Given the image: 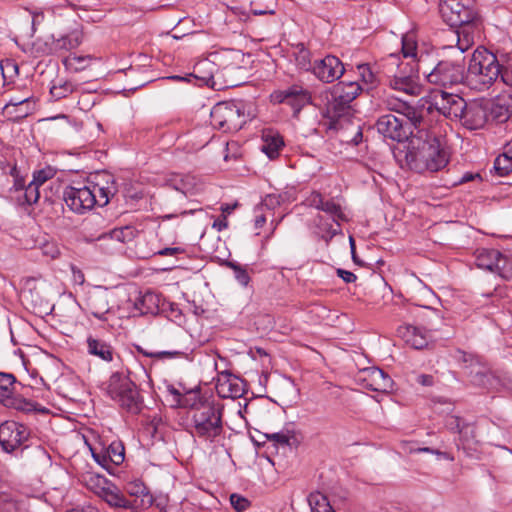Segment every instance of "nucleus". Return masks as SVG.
Masks as SVG:
<instances>
[{
  "label": "nucleus",
  "instance_id": "1",
  "mask_svg": "<svg viewBox=\"0 0 512 512\" xmlns=\"http://www.w3.org/2000/svg\"><path fill=\"white\" fill-rule=\"evenodd\" d=\"M405 163L416 173L438 172L449 163V155L440 138L425 133L411 138L405 153Z\"/></svg>",
  "mask_w": 512,
  "mask_h": 512
},
{
  "label": "nucleus",
  "instance_id": "2",
  "mask_svg": "<svg viewBox=\"0 0 512 512\" xmlns=\"http://www.w3.org/2000/svg\"><path fill=\"white\" fill-rule=\"evenodd\" d=\"M30 429L16 421L0 424V446L7 453H16L28 463H44L49 459L45 448L33 443Z\"/></svg>",
  "mask_w": 512,
  "mask_h": 512
},
{
  "label": "nucleus",
  "instance_id": "3",
  "mask_svg": "<svg viewBox=\"0 0 512 512\" xmlns=\"http://www.w3.org/2000/svg\"><path fill=\"white\" fill-rule=\"evenodd\" d=\"M418 71L429 84L441 87L455 86L466 80L463 56L455 60H440L434 51L421 52Z\"/></svg>",
  "mask_w": 512,
  "mask_h": 512
},
{
  "label": "nucleus",
  "instance_id": "4",
  "mask_svg": "<svg viewBox=\"0 0 512 512\" xmlns=\"http://www.w3.org/2000/svg\"><path fill=\"white\" fill-rule=\"evenodd\" d=\"M501 66L494 53L484 47H478L469 60L466 81L473 89L484 91L499 79Z\"/></svg>",
  "mask_w": 512,
  "mask_h": 512
},
{
  "label": "nucleus",
  "instance_id": "5",
  "mask_svg": "<svg viewBox=\"0 0 512 512\" xmlns=\"http://www.w3.org/2000/svg\"><path fill=\"white\" fill-rule=\"evenodd\" d=\"M107 393L121 409L137 415L144 408V399L137 385L126 375L115 372L108 381Z\"/></svg>",
  "mask_w": 512,
  "mask_h": 512
},
{
  "label": "nucleus",
  "instance_id": "6",
  "mask_svg": "<svg viewBox=\"0 0 512 512\" xmlns=\"http://www.w3.org/2000/svg\"><path fill=\"white\" fill-rule=\"evenodd\" d=\"M243 101H223L215 104L210 112L213 128L224 133L236 132L248 121Z\"/></svg>",
  "mask_w": 512,
  "mask_h": 512
},
{
  "label": "nucleus",
  "instance_id": "7",
  "mask_svg": "<svg viewBox=\"0 0 512 512\" xmlns=\"http://www.w3.org/2000/svg\"><path fill=\"white\" fill-rule=\"evenodd\" d=\"M314 106L318 107L321 115L327 120V128L330 130L343 129L346 124L351 122L354 116V108L343 101L328 90H323L314 99Z\"/></svg>",
  "mask_w": 512,
  "mask_h": 512
},
{
  "label": "nucleus",
  "instance_id": "8",
  "mask_svg": "<svg viewBox=\"0 0 512 512\" xmlns=\"http://www.w3.org/2000/svg\"><path fill=\"white\" fill-rule=\"evenodd\" d=\"M223 408L214 403H201L194 409L192 421L199 438L213 441L223 432Z\"/></svg>",
  "mask_w": 512,
  "mask_h": 512
},
{
  "label": "nucleus",
  "instance_id": "9",
  "mask_svg": "<svg viewBox=\"0 0 512 512\" xmlns=\"http://www.w3.org/2000/svg\"><path fill=\"white\" fill-rule=\"evenodd\" d=\"M440 13L449 26L480 19L473 0H440Z\"/></svg>",
  "mask_w": 512,
  "mask_h": 512
},
{
  "label": "nucleus",
  "instance_id": "10",
  "mask_svg": "<svg viewBox=\"0 0 512 512\" xmlns=\"http://www.w3.org/2000/svg\"><path fill=\"white\" fill-rule=\"evenodd\" d=\"M88 185L66 186L62 192V198L70 211L76 214H85L92 210L97 203L96 194Z\"/></svg>",
  "mask_w": 512,
  "mask_h": 512
},
{
  "label": "nucleus",
  "instance_id": "11",
  "mask_svg": "<svg viewBox=\"0 0 512 512\" xmlns=\"http://www.w3.org/2000/svg\"><path fill=\"white\" fill-rule=\"evenodd\" d=\"M420 75L422 74L421 71H418V61H416V66H412L409 62H402L398 65V72L389 78V86L408 95H418L421 90Z\"/></svg>",
  "mask_w": 512,
  "mask_h": 512
},
{
  "label": "nucleus",
  "instance_id": "12",
  "mask_svg": "<svg viewBox=\"0 0 512 512\" xmlns=\"http://www.w3.org/2000/svg\"><path fill=\"white\" fill-rule=\"evenodd\" d=\"M375 126L380 134L393 141L402 142L415 136L413 130L405 124L404 118L391 113L380 116Z\"/></svg>",
  "mask_w": 512,
  "mask_h": 512
},
{
  "label": "nucleus",
  "instance_id": "13",
  "mask_svg": "<svg viewBox=\"0 0 512 512\" xmlns=\"http://www.w3.org/2000/svg\"><path fill=\"white\" fill-rule=\"evenodd\" d=\"M271 98L275 103H285L290 105L296 113H298L305 105L314 104L311 93L298 84L291 85L284 90L273 92L271 94Z\"/></svg>",
  "mask_w": 512,
  "mask_h": 512
},
{
  "label": "nucleus",
  "instance_id": "14",
  "mask_svg": "<svg viewBox=\"0 0 512 512\" xmlns=\"http://www.w3.org/2000/svg\"><path fill=\"white\" fill-rule=\"evenodd\" d=\"M83 34L79 27L72 29L64 35L51 36V42L37 44V51L45 55L56 54L61 51H70L82 43Z\"/></svg>",
  "mask_w": 512,
  "mask_h": 512
},
{
  "label": "nucleus",
  "instance_id": "15",
  "mask_svg": "<svg viewBox=\"0 0 512 512\" xmlns=\"http://www.w3.org/2000/svg\"><path fill=\"white\" fill-rule=\"evenodd\" d=\"M345 72L342 61L334 55H326L313 62L312 73L323 83H333Z\"/></svg>",
  "mask_w": 512,
  "mask_h": 512
},
{
  "label": "nucleus",
  "instance_id": "16",
  "mask_svg": "<svg viewBox=\"0 0 512 512\" xmlns=\"http://www.w3.org/2000/svg\"><path fill=\"white\" fill-rule=\"evenodd\" d=\"M434 105L446 118L460 120L463 117L467 102L458 94L441 90L434 96Z\"/></svg>",
  "mask_w": 512,
  "mask_h": 512
},
{
  "label": "nucleus",
  "instance_id": "17",
  "mask_svg": "<svg viewBox=\"0 0 512 512\" xmlns=\"http://www.w3.org/2000/svg\"><path fill=\"white\" fill-rule=\"evenodd\" d=\"M460 121L464 127L470 130L483 128L489 121L485 100L467 103Z\"/></svg>",
  "mask_w": 512,
  "mask_h": 512
},
{
  "label": "nucleus",
  "instance_id": "18",
  "mask_svg": "<svg viewBox=\"0 0 512 512\" xmlns=\"http://www.w3.org/2000/svg\"><path fill=\"white\" fill-rule=\"evenodd\" d=\"M361 381L365 388L381 393L392 391L394 384L392 378L378 367L364 369Z\"/></svg>",
  "mask_w": 512,
  "mask_h": 512
},
{
  "label": "nucleus",
  "instance_id": "19",
  "mask_svg": "<svg viewBox=\"0 0 512 512\" xmlns=\"http://www.w3.org/2000/svg\"><path fill=\"white\" fill-rule=\"evenodd\" d=\"M489 120L506 122L512 115V92H504L493 100H485Z\"/></svg>",
  "mask_w": 512,
  "mask_h": 512
},
{
  "label": "nucleus",
  "instance_id": "20",
  "mask_svg": "<svg viewBox=\"0 0 512 512\" xmlns=\"http://www.w3.org/2000/svg\"><path fill=\"white\" fill-rule=\"evenodd\" d=\"M453 27L456 28L454 36L456 39V47L461 56L474 44L475 36L478 35L482 29V21L480 18L467 24L455 25Z\"/></svg>",
  "mask_w": 512,
  "mask_h": 512
},
{
  "label": "nucleus",
  "instance_id": "21",
  "mask_svg": "<svg viewBox=\"0 0 512 512\" xmlns=\"http://www.w3.org/2000/svg\"><path fill=\"white\" fill-rule=\"evenodd\" d=\"M321 211L327 213L338 227L337 229L333 228L332 224L330 223L322 224L323 230L325 231V234L322 235V239H324L326 243H329V241L334 236L341 232L340 222H346L348 221V218L343 212L341 205L337 203L333 198L327 199V201H325L324 207Z\"/></svg>",
  "mask_w": 512,
  "mask_h": 512
},
{
  "label": "nucleus",
  "instance_id": "22",
  "mask_svg": "<svg viewBox=\"0 0 512 512\" xmlns=\"http://www.w3.org/2000/svg\"><path fill=\"white\" fill-rule=\"evenodd\" d=\"M216 390L221 398H240L245 390L240 378L228 371L221 372L216 383Z\"/></svg>",
  "mask_w": 512,
  "mask_h": 512
},
{
  "label": "nucleus",
  "instance_id": "23",
  "mask_svg": "<svg viewBox=\"0 0 512 512\" xmlns=\"http://www.w3.org/2000/svg\"><path fill=\"white\" fill-rule=\"evenodd\" d=\"M86 309L95 318L106 321V314L110 311L108 293L106 291L90 293L86 299Z\"/></svg>",
  "mask_w": 512,
  "mask_h": 512
},
{
  "label": "nucleus",
  "instance_id": "24",
  "mask_svg": "<svg viewBox=\"0 0 512 512\" xmlns=\"http://www.w3.org/2000/svg\"><path fill=\"white\" fill-rule=\"evenodd\" d=\"M326 90L336 96L340 101L352 105V102L361 93L362 87L356 81H340L332 87L326 88Z\"/></svg>",
  "mask_w": 512,
  "mask_h": 512
},
{
  "label": "nucleus",
  "instance_id": "25",
  "mask_svg": "<svg viewBox=\"0 0 512 512\" xmlns=\"http://www.w3.org/2000/svg\"><path fill=\"white\" fill-rule=\"evenodd\" d=\"M398 332L405 342L414 349L420 350L428 345V336L419 327L407 325L400 327Z\"/></svg>",
  "mask_w": 512,
  "mask_h": 512
},
{
  "label": "nucleus",
  "instance_id": "26",
  "mask_svg": "<svg viewBox=\"0 0 512 512\" xmlns=\"http://www.w3.org/2000/svg\"><path fill=\"white\" fill-rule=\"evenodd\" d=\"M456 446L462 450L467 457H473L478 451V441L475 439V428L470 423L458 434Z\"/></svg>",
  "mask_w": 512,
  "mask_h": 512
},
{
  "label": "nucleus",
  "instance_id": "27",
  "mask_svg": "<svg viewBox=\"0 0 512 512\" xmlns=\"http://www.w3.org/2000/svg\"><path fill=\"white\" fill-rule=\"evenodd\" d=\"M402 107L403 111L401 112L400 118H404V122L410 127V130L417 129V134L422 136L425 135V133H428L423 128V108L418 109L405 103L402 105Z\"/></svg>",
  "mask_w": 512,
  "mask_h": 512
},
{
  "label": "nucleus",
  "instance_id": "28",
  "mask_svg": "<svg viewBox=\"0 0 512 512\" xmlns=\"http://www.w3.org/2000/svg\"><path fill=\"white\" fill-rule=\"evenodd\" d=\"M103 501H105L110 507L113 508H123V509H132L133 504L130 500H128L124 494L120 491V489L114 485L112 482L106 490L99 497Z\"/></svg>",
  "mask_w": 512,
  "mask_h": 512
},
{
  "label": "nucleus",
  "instance_id": "29",
  "mask_svg": "<svg viewBox=\"0 0 512 512\" xmlns=\"http://www.w3.org/2000/svg\"><path fill=\"white\" fill-rule=\"evenodd\" d=\"M262 151L273 160L279 156L284 147L283 137L278 132L267 131L263 134Z\"/></svg>",
  "mask_w": 512,
  "mask_h": 512
},
{
  "label": "nucleus",
  "instance_id": "30",
  "mask_svg": "<svg viewBox=\"0 0 512 512\" xmlns=\"http://www.w3.org/2000/svg\"><path fill=\"white\" fill-rule=\"evenodd\" d=\"M159 303V296L148 291L135 300L134 307L141 315H156L159 312Z\"/></svg>",
  "mask_w": 512,
  "mask_h": 512
},
{
  "label": "nucleus",
  "instance_id": "31",
  "mask_svg": "<svg viewBox=\"0 0 512 512\" xmlns=\"http://www.w3.org/2000/svg\"><path fill=\"white\" fill-rule=\"evenodd\" d=\"M88 353L100 358L103 361L111 362L113 360V348L107 342L89 336L87 338Z\"/></svg>",
  "mask_w": 512,
  "mask_h": 512
},
{
  "label": "nucleus",
  "instance_id": "32",
  "mask_svg": "<svg viewBox=\"0 0 512 512\" xmlns=\"http://www.w3.org/2000/svg\"><path fill=\"white\" fill-rule=\"evenodd\" d=\"M89 186L93 188V194H96V205L100 207L106 206L117 192L115 180L112 176H109L106 186H101L99 183H89Z\"/></svg>",
  "mask_w": 512,
  "mask_h": 512
},
{
  "label": "nucleus",
  "instance_id": "33",
  "mask_svg": "<svg viewBox=\"0 0 512 512\" xmlns=\"http://www.w3.org/2000/svg\"><path fill=\"white\" fill-rule=\"evenodd\" d=\"M213 67V63L206 60L201 61L196 64V66L194 67V72L190 74V76L200 81V85H205L212 89H216V82L214 80V75L212 73ZM219 89L220 88H217V90Z\"/></svg>",
  "mask_w": 512,
  "mask_h": 512
},
{
  "label": "nucleus",
  "instance_id": "34",
  "mask_svg": "<svg viewBox=\"0 0 512 512\" xmlns=\"http://www.w3.org/2000/svg\"><path fill=\"white\" fill-rule=\"evenodd\" d=\"M500 256L501 252L496 249H478L475 255V264L481 269L494 273L496 262Z\"/></svg>",
  "mask_w": 512,
  "mask_h": 512
},
{
  "label": "nucleus",
  "instance_id": "35",
  "mask_svg": "<svg viewBox=\"0 0 512 512\" xmlns=\"http://www.w3.org/2000/svg\"><path fill=\"white\" fill-rule=\"evenodd\" d=\"M82 482L89 490H91L98 497H100L102 493L106 490L108 485L111 484V481H109L107 478L93 472H87L83 474Z\"/></svg>",
  "mask_w": 512,
  "mask_h": 512
},
{
  "label": "nucleus",
  "instance_id": "36",
  "mask_svg": "<svg viewBox=\"0 0 512 512\" xmlns=\"http://www.w3.org/2000/svg\"><path fill=\"white\" fill-rule=\"evenodd\" d=\"M137 230L132 226L115 228L108 233H103L98 240L111 239L120 243H127L136 237Z\"/></svg>",
  "mask_w": 512,
  "mask_h": 512
},
{
  "label": "nucleus",
  "instance_id": "37",
  "mask_svg": "<svg viewBox=\"0 0 512 512\" xmlns=\"http://www.w3.org/2000/svg\"><path fill=\"white\" fill-rule=\"evenodd\" d=\"M166 185L184 195L192 194L195 187V178L190 175L174 176L167 180Z\"/></svg>",
  "mask_w": 512,
  "mask_h": 512
},
{
  "label": "nucleus",
  "instance_id": "38",
  "mask_svg": "<svg viewBox=\"0 0 512 512\" xmlns=\"http://www.w3.org/2000/svg\"><path fill=\"white\" fill-rule=\"evenodd\" d=\"M16 377L11 373L0 372V403L6 404L15 392Z\"/></svg>",
  "mask_w": 512,
  "mask_h": 512
},
{
  "label": "nucleus",
  "instance_id": "39",
  "mask_svg": "<svg viewBox=\"0 0 512 512\" xmlns=\"http://www.w3.org/2000/svg\"><path fill=\"white\" fill-rule=\"evenodd\" d=\"M91 56H78L76 54H70L63 59V65L71 72H80L85 70L91 64Z\"/></svg>",
  "mask_w": 512,
  "mask_h": 512
},
{
  "label": "nucleus",
  "instance_id": "40",
  "mask_svg": "<svg viewBox=\"0 0 512 512\" xmlns=\"http://www.w3.org/2000/svg\"><path fill=\"white\" fill-rule=\"evenodd\" d=\"M308 503L311 512H335L330 505L327 496L320 492L310 493L308 496Z\"/></svg>",
  "mask_w": 512,
  "mask_h": 512
},
{
  "label": "nucleus",
  "instance_id": "41",
  "mask_svg": "<svg viewBox=\"0 0 512 512\" xmlns=\"http://www.w3.org/2000/svg\"><path fill=\"white\" fill-rule=\"evenodd\" d=\"M402 53L405 58L411 57V64L412 66H416V61H418V57L420 56V53L423 52L417 51V43L413 37V35H404L402 37ZM425 50L424 52H426Z\"/></svg>",
  "mask_w": 512,
  "mask_h": 512
},
{
  "label": "nucleus",
  "instance_id": "42",
  "mask_svg": "<svg viewBox=\"0 0 512 512\" xmlns=\"http://www.w3.org/2000/svg\"><path fill=\"white\" fill-rule=\"evenodd\" d=\"M107 457L114 467L121 465L125 459V447L121 441H113L107 447H104Z\"/></svg>",
  "mask_w": 512,
  "mask_h": 512
},
{
  "label": "nucleus",
  "instance_id": "43",
  "mask_svg": "<svg viewBox=\"0 0 512 512\" xmlns=\"http://www.w3.org/2000/svg\"><path fill=\"white\" fill-rule=\"evenodd\" d=\"M4 406H6L8 408L16 409L18 411H22L25 413L39 411L36 408V404L34 402L27 400L19 395H15V394H13V396L9 400H6V404ZM41 411L44 412V409H42Z\"/></svg>",
  "mask_w": 512,
  "mask_h": 512
},
{
  "label": "nucleus",
  "instance_id": "44",
  "mask_svg": "<svg viewBox=\"0 0 512 512\" xmlns=\"http://www.w3.org/2000/svg\"><path fill=\"white\" fill-rule=\"evenodd\" d=\"M494 273H497L504 279L512 278V258L501 253L498 257Z\"/></svg>",
  "mask_w": 512,
  "mask_h": 512
},
{
  "label": "nucleus",
  "instance_id": "45",
  "mask_svg": "<svg viewBox=\"0 0 512 512\" xmlns=\"http://www.w3.org/2000/svg\"><path fill=\"white\" fill-rule=\"evenodd\" d=\"M494 168L498 175L505 176L512 172V158L504 151L494 161Z\"/></svg>",
  "mask_w": 512,
  "mask_h": 512
},
{
  "label": "nucleus",
  "instance_id": "46",
  "mask_svg": "<svg viewBox=\"0 0 512 512\" xmlns=\"http://www.w3.org/2000/svg\"><path fill=\"white\" fill-rule=\"evenodd\" d=\"M226 266L231 268L234 272V276L236 280L242 286H247L250 282V276L248 274L247 268L233 261H227Z\"/></svg>",
  "mask_w": 512,
  "mask_h": 512
},
{
  "label": "nucleus",
  "instance_id": "47",
  "mask_svg": "<svg viewBox=\"0 0 512 512\" xmlns=\"http://www.w3.org/2000/svg\"><path fill=\"white\" fill-rule=\"evenodd\" d=\"M75 88L76 86L72 82L65 81L62 84L53 85L50 89V94L54 99L59 100L73 93Z\"/></svg>",
  "mask_w": 512,
  "mask_h": 512
},
{
  "label": "nucleus",
  "instance_id": "48",
  "mask_svg": "<svg viewBox=\"0 0 512 512\" xmlns=\"http://www.w3.org/2000/svg\"><path fill=\"white\" fill-rule=\"evenodd\" d=\"M91 452H92V456H93L94 460L101 467H103L105 470H107V472L109 474L113 475L115 467L112 464V462L109 460V458L107 457V454L105 453V449L104 448H101L100 450L92 449Z\"/></svg>",
  "mask_w": 512,
  "mask_h": 512
},
{
  "label": "nucleus",
  "instance_id": "49",
  "mask_svg": "<svg viewBox=\"0 0 512 512\" xmlns=\"http://www.w3.org/2000/svg\"><path fill=\"white\" fill-rule=\"evenodd\" d=\"M488 383L485 388L491 391H500L502 388L509 387V379L507 377H500L495 373L491 372L490 376H488Z\"/></svg>",
  "mask_w": 512,
  "mask_h": 512
},
{
  "label": "nucleus",
  "instance_id": "50",
  "mask_svg": "<svg viewBox=\"0 0 512 512\" xmlns=\"http://www.w3.org/2000/svg\"><path fill=\"white\" fill-rule=\"evenodd\" d=\"M469 423L465 422L461 417L450 415L445 418V427L453 433L459 434Z\"/></svg>",
  "mask_w": 512,
  "mask_h": 512
},
{
  "label": "nucleus",
  "instance_id": "51",
  "mask_svg": "<svg viewBox=\"0 0 512 512\" xmlns=\"http://www.w3.org/2000/svg\"><path fill=\"white\" fill-rule=\"evenodd\" d=\"M56 174V171L54 168L48 166L46 168L37 170L33 173V179L32 182H35V184L41 186L46 181L52 179Z\"/></svg>",
  "mask_w": 512,
  "mask_h": 512
},
{
  "label": "nucleus",
  "instance_id": "52",
  "mask_svg": "<svg viewBox=\"0 0 512 512\" xmlns=\"http://www.w3.org/2000/svg\"><path fill=\"white\" fill-rule=\"evenodd\" d=\"M298 47H300L298 56L296 58L298 64L302 69L312 72L313 63L310 59V51L305 48L303 43H300Z\"/></svg>",
  "mask_w": 512,
  "mask_h": 512
},
{
  "label": "nucleus",
  "instance_id": "53",
  "mask_svg": "<svg viewBox=\"0 0 512 512\" xmlns=\"http://www.w3.org/2000/svg\"><path fill=\"white\" fill-rule=\"evenodd\" d=\"M490 373L491 371H488L483 368H479L476 371L471 370L470 379L472 384L485 388L486 384L488 383V376H490Z\"/></svg>",
  "mask_w": 512,
  "mask_h": 512
},
{
  "label": "nucleus",
  "instance_id": "54",
  "mask_svg": "<svg viewBox=\"0 0 512 512\" xmlns=\"http://www.w3.org/2000/svg\"><path fill=\"white\" fill-rule=\"evenodd\" d=\"M39 185L35 184V182H30L25 188V192H24V198H25V202L29 205H32V204H35L37 203L39 197H40V192H39Z\"/></svg>",
  "mask_w": 512,
  "mask_h": 512
},
{
  "label": "nucleus",
  "instance_id": "55",
  "mask_svg": "<svg viewBox=\"0 0 512 512\" xmlns=\"http://www.w3.org/2000/svg\"><path fill=\"white\" fill-rule=\"evenodd\" d=\"M230 504L236 512H243L250 506V501L236 493L230 495Z\"/></svg>",
  "mask_w": 512,
  "mask_h": 512
},
{
  "label": "nucleus",
  "instance_id": "56",
  "mask_svg": "<svg viewBox=\"0 0 512 512\" xmlns=\"http://www.w3.org/2000/svg\"><path fill=\"white\" fill-rule=\"evenodd\" d=\"M127 492L132 496H144L148 494L147 487L140 480H136L127 484Z\"/></svg>",
  "mask_w": 512,
  "mask_h": 512
},
{
  "label": "nucleus",
  "instance_id": "57",
  "mask_svg": "<svg viewBox=\"0 0 512 512\" xmlns=\"http://www.w3.org/2000/svg\"><path fill=\"white\" fill-rule=\"evenodd\" d=\"M34 107H35V102L32 100V98H30V105H23L22 108H20V107L14 108L12 110L13 111L12 116L14 117L15 120L23 119L33 112Z\"/></svg>",
  "mask_w": 512,
  "mask_h": 512
},
{
  "label": "nucleus",
  "instance_id": "58",
  "mask_svg": "<svg viewBox=\"0 0 512 512\" xmlns=\"http://www.w3.org/2000/svg\"><path fill=\"white\" fill-rule=\"evenodd\" d=\"M282 202V196L279 194H268L266 195L262 202L261 207H265L269 210H273L278 207Z\"/></svg>",
  "mask_w": 512,
  "mask_h": 512
},
{
  "label": "nucleus",
  "instance_id": "59",
  "mask_svg": "<svg viewBox=\"0 0 512 512\" xmlns=\"http://www.w3.org/2000/svg\"><path fill=\"white\" fill-rule=\"evenodd\" d=\"M359 74L362 78V81L366 84H370L371 86L375 83V75L371 71L370 67L367 64H361L357 66Z\"/></svg>",
  "mask_w": 512,
  "mask_h": 512
},
{
  "label": "nucleus",
  "instance_id": "60",
  "mask_svg": "<svg viewBox=\"0 0 512 512\" xmlns=\"http://www.w3.org/2000/svg\"><path fill=\"white\" fill-rule=\"evenodd\" d=\"M23 105H30V97L24 98V99H18V98H12L10 99L6 105L4 106V111L7 112V114L12 115L13 109L20 107L22 108Z\"/></svg>",
  "mask_w": 512,
  "mask_h": 512
},
{
  "label": "nucleus",
  "instance_id": "61",
  "mask_svg": "<svg viewBox=\"0 0 512 512\" xmlns=\"http://www.w3.org/2000/svg\"><path fill=\"white\" fill-rule=\"evenodd\" d=\"M266 438L269 441L275 442L276 444L285 446V445H289L291 436L284 432H276V433L266 434Z\"/></svg>",
  "mask_w": 512,
  "mask_h": 512
},
{
  "label": "nucleus",
  "instance_id": "62",
  "mask_svg": "<svg viewBox=\"0 0 512 512\" xmlns=\"http://www.w3.org/2000/svg\"><path fill=\"white\" fill-rule=\"evenodd\" d=\"M325 199L320 192L314 191L311 193L308 198L309 205L316 208L317 210H322L325 204Z\"/></svg>",
  "mask_w": 512,
  "mask_h": 512
},
{
  "label": "nucleus",
  "instance_id": "63",
  "mask_svg": "<svg viewBox=\"0 0 512 512\" xmlns=\"http://www.w3.org/2000/svg\"><path fill=\"white\" fill-rule=\"evenodd\" d=\"M499 78L505 85L512 88V66L502 64Z\"/></svg>",
  "mask_w": 512,
  "mask_h": 512
},
{
  "label": "nucleus",
  "instance_id": "64",
  "mask_svg": "<svg viewBox=\"0 0 512 512\" xmlns=\"http://www.w3.org/2000/svg\"><path fill=\"white\" fill-rule=\"evenodd\" d=\"M337 275L345 282V283H352L355 282L357 277L353 272L338 268L337 269Z\"/></svg>",
  "mask_w": 512,
  "mask_h": 512
}]
</instances>
